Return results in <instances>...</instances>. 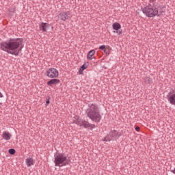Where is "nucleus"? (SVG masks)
<instances>
[{"label":"nucleus","mask_w":175,"mask_h":175,"mask_svg":"<svg viewBox=\"0 0 175 175\" xmlns=\"http://www.w3.org/2000/svg\"><path fill=\"white\" fill-rule=\"evenodd\" d=\"M23 47V39L21 38L10 39L8 41L1 43V50L12 55H18V53L21 51Z\"/></svg>","instance_id":"1"},{"label":"nucleus","mask_w":175,"mask_h":175,"mask_svg":"<svg viewBox=\"0 0 175 175\" xmlns=\"http://www.w3.org/2000/svg\"><path fill=\"white\" fill-rule=\"evenodd\" d=\"M159 8L157 5H151L146 6L143 8L142 12L144 14H146L147 17H154V16H161L163 13L165 9L162 8L159 10Z\"/></svg>","instance_id":"2"},{"label":"nucleus","mask_w":175,"mask_h":175,"mask_svg":"<svg viewBox=\"0 0 175 175\" xmlns=\"http://www.w3.org/2000/svg\"><path fill=\"white\" fill-rule=\"evenodd\" d=\"M89 109L87 110L88 117L95 122H99L102 117L99 113V109L94 104H89Z\"/></svg>","instance_id":"3"},{"label":"nucleus","mask_w":175,"mask_h":175,"mask_svg":"<svg viewBox=\"0 0 175 175\" xmlns=\"http://www.w3.org/2000/svg\"><path fill=\"white\" fill-rule=\"evenodd\" d=\"M73 121L75 124L79 125V126H82L83 128H89V129H94V128H95V125L90 124L88 122L80 118L78 116L74 117Z\"/></svg>","instance_id":"4"},{"label":"nucleus","mask_w":175,"mask_h":175,"mask_svg":"<svg viewBox=\"0 0 175 175\" xmlns=\"http://www.w3.org/2000/svg\"><path fill=\"white\" fill-rule=\"evenodd\" d=\"M55 166H66L68 165V159H66V156L65 154H59L55 156Z\"/></svg>","instance_id":"5"},{"label":"nucleus","mask_w":175,"mask_h":175,"mask_svg":"<svg viewBox=\"0 0 175 175\" xmlns=\"http://www.w3.org/2000/svg\"><path fill=\"white\" fill-rule=\"evenodd\" d=\"M46 75L50 79H54L55 77H58L59 73L58 70L55 68H50L46 72Z\"/></svg>","instance_id":"6"},{"label":"nucleus","mask_w":175,"mask_h":175,"mask_svg":"<svg viewBox=\"0 0 175 175\" xmlns=\"http://www.w3.org/2000/svg\"><path fill=\"white\" fill-rule=\"evenodd\" d=\"M58 17L62 21H66V20H68L69 17H70V12H69V11L62 12Z\"/></svg>","instance_id":"7"},{"label":"nucleus","mask_w":175,"mask_h":175,"mask_svg":"<svg viewBox=\"0 0 175 175\" xmlns=\"http://www.w3.org/2000/svg\"><path fill=\"white\" fill-rule=\"evenodd\" d=\"M1 137H3L4 140L9 141L12 139V134L9 133V131H3Z\"/></svg>","instance_id":"8"},{"label":"nucleus","mask_w":175,"mask_h":175,"mask_svg":"<svg viewBox=\"0 0 175 175\" xmlns=\"http://www.w3.org/2000/svg\"><path fill=\"white\" fill-rule=\"evenodd\" d=\"M25 163L27 166L29 167V166H33L35 161H33V159L29 157L26 159Z\"/></svg>","instance_id":"9"},{"label":"nucleus","mask_w":175,"mask_h":175,"mask_svg":"<svg viewBox=\"0 0 175 175\" xmlns=\"http://www.w3.org/2000/svg\"><path fill=\"white\" fill-rule=\"evenodd\" d=\"M168 100L171 105H175V91H174L173 93L170 95Z\"/></svg>","instance_id":"10"},{"label":"nucleus","mask_w":175,"mask_h":175,"mask_svg":"<svg viewBox=\"0 0 175 175\" xmlns=\"http://www.w3.org/2000/svg\"><path fill=\"white\" fill-rule=\"evenodd\" d=\"M59 83V79H51V81L47 82V84H48V85H50L51 87V85L58 84Z\"/></svg>","instance_id":"11"},{"label":"nucleus","mask_w":175,"mask_h":175,"mask_svg":"<svg viewBox=\"0 0 175 175\" xmlns=\"http://www.w3.org/2000/svg\"><path fill=\"white\" fill-rule=\"evenodd\" d=\"M95 55V50H91L88 53L87 58L88 59H92V57Z\"/></svg>","instance_id":"12"},{"label":"nucleus","mask_w":175,"mask_h":175,"mask_svg":"<svg viewBox=\"0 0 175 175\" xmlns=\"http://www.w3.org/2000/svg\"><path fill=\"white\" fill-rule=\"evenodd\" d=\"M113 29H115V31H118V29H121V24L118 23H115L112 25Z\"/></svg>","instance_id":"13"},{"label":"nucleus","mask_w":175,"mask_h":175,"mask_svg":"<svg viewBox=\"0 0 175 175\" xmlns=\"http://www.w3.org/2000/svg\"><path fill=\"white\" fill-rule=\"evenodd\" d=\"M49 25L47 23H42L40 25V27L42 28V31L46 32L49 28Z\"/></svg>","instance_id":"14"},{"label":"nucleus","mask_w":175,"mask_h":175,"mask_svg":"<svg viewBox=\"0 0 175 175\" xmlns=\"http://www.w3.org/2000/svg\"><path fill=\"white\" fill-rule=\"evenodd\" d=\"M87 66H85V64H83L79 69V75H83V72H84V70H85V69H87Z\"/></svg>","instance_id":"15"},{"label":"nucleus","mask_w":175,"mask_h":175,"mask_svg":"<svg viewBox=\"0 0 175 175\" xmlns=\"http://www.w3.org/2000/svg\"><path fill=\"white\" fill-rule=\"evenodd\" d=\"M112 139H113V137L109 134V135H107L103 140V142H110L111 140H112Z\"/></svg>","instance_id":"16"},{"label":"nucleus","mask_w":175,"mask_h":175,"mask_svg":"<svg viewBox=\"0 0 175 175\" xmlns=\"http://www.w3.org/2000/svg\"><path fill=\"white\" fill-rule=\"evenodd\" d=\"M110 50H111V48H110V46H107V47L104 49V53H105V54H107V55H109Z\"/></svg>","instance_id":"17"},{"label":"nucleus","mask_w":175,"mask_h":175,"mask_svg":"<svg viewBox=\"0 0 175 175\" xmlns=\"http://www.w3.org/2000/svg\"><path fill=\"white\" fill-rule=\"evenodd\" d=\"M9 152L11 154V155H14L16 154V150L14 149H10Z\"/></svg>","instance_id":"18"},{"label":"nucleus","mask_w":175,"mask_h":175,"mask_svg":"<svg viewBox=\"0 0 175 175\" xmlns=\"http://www.w3.org/2000/svg\"><path fill=\"white\" fill-rule=\"evenodd\" d=\"M109 135H111V137H114V136H116V131H111Z\"/></svg>","instance_id":"19"},{"label":"nucleus","mask_w":175,"mask_h":175,"mask_svg":"<svg viewBox=\"0 0 175 175\" xmlns=\"http://www.w3.org/2000/svg\"><path fill=\"white\" fill-rule=\"evenodd\" d=\"M100 50H105L106 49V46L105 45H102L99 47Z\"/></svg>","instance_id":"20"},{"label":"nucleus","mask_w":175,"mask_h":175,"mask_svg":"<svg viewBox=\"0 0 175 175\" xmlns=\"http://www.w3.org/2000/svg\"><path fill=\"white\" fill-rule=\"evenodd\" d=\"M135 131H137V132H139L140 131V127L136 126L135 127Z\"/></svg>","instance_id":"21"},{"label":"nucleus","mask_w":175,"mask_h":175,"mask_svg":"<svg viewBox=\"0 0 175 175\" xmlns=\"http://www.w3.org/2000/svg\"><path fill=\"white\" fill-rule=\"evenodd\" d=\"M46 106H49V105H50V100H46Z\"/></svg>","instance_id":"22"},{"label":"nucleus","mask_w":175,"mask_h":175,"mask_svg":"<svg viewBox=\"0 0 175 175\" xmlns=\"http://www.w3.org/2000/svg\"><path fill=\"white\" fill-rule=\"evenodd\" d=\"M116 33H118V35H121V33H122V31H116Z\"/></svg>","instance_id":"23"},{"label":"nucleus","mask_w":175,"mask_h":175,"mask_svg":"<svg viewBox=\"0 0 175 175\" xmlns=\"http://www.w3.org/2000/svg\"><path fill=\"white\" fill-rule=\"evenodd\" d=\"M147 80H148V82H149V83L152 81V80L150 79V78H148V77L147 78Z\"/></svg>","instance_id":"24"},{"label":"nucleus","mask_w":175,"mask_h":175,"mask_svg":"<svg viewBox=\"0 0 175 175\" xmlns=\"http://www.w3.org/2000/svg\"><path fill=\"white\" fill-rule=\"evenodd\" d=\"M0 98H3V95L2 94V93H1V92H0Z\"/></svg>","instance_id":"25"},{"label":"nucleus","mask_w":175,"mask_h":175,"mask_svg":"<svg viewBox=\"0 0 175 175\" xmlns=\"http://www.w3.org/2000/svg\"><path fill=\"white\" fill-rule=\"evenodd\" d=\"M172 172V173H174L175 174V168Z\"/></svg>","instance_id":"26"},{"label":"nucleus","mask_w":175,"mask_h":175,"mask_svg":"<svg viewBox=\"0 0 175 175\" xmlns=\"http://www.w3.org/2000/svg\"><path fill=\"white\" fill-rule=\"evenodd\" d=\"M0 105H2V104L0 103Z\"/></svg>","instance_id":"27"}]
</instances>
